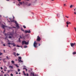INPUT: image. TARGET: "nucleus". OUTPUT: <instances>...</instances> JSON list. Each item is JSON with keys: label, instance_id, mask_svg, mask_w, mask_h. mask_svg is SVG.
<instances>
[{"label": "nucleus", "instance_id": "nucleus-1", "mask_svg": "<svg viewBox=\"0 0 76 76\" xmlns=\"http://www.w3.org/2000/svg\"><path fill=\"white\" fill-rule=\"evenodd\" d=\"M19 4H18V6L19 7L20 6V5H23V6H25V2L24 1H22V2H19Z\"/></svg>", "mask_w": 76, "mask_h": 76}, {"label": "nucleus", "instance_id": "nucleus-2", "mask_svg": "<svg viewBox=\"0 0 76 76\" xmlns=\"http://www.w3.org/2000/svg\"><path fill=\"white\" fill-rule=\"evenodd\" d=\"M24 1H25V3L26 4L24 5V6H31L32 5V4L31 3H29L28 4V2L26 0H24Z\"/></svg>", "mask_w": 76, "mask_h": 76}, {"label": "nucleus", "instance_id": "nucleus-3", "mask_svg": "<svg viewBox=\"0 0 76 76\" xmlns=\"http://www.w3.org/2000/svg\"><path fill=\"white\" fill-rule=\"evenodd\" d=\"M4 35L6 37H5V39H6L7 38V37H8V36H9V35L10 36L11 35V37H13V34L12 33L10 34L9 35L8 34H5Z\"/></svg>", "mask_w": 76, "mask_h": 76}, {"label": "nucleus", "instance_id": "nucleus-4", "mask_svg": "<svg viewBox=\"0 0 76 76\" xmlns=\"http://www.w3.org/2000/svg\"><path fill=\"white\" fill-rule=\"evenodd\" d=\"M28 42H26V41H23L22 42V45H23V44H25V45H28Z\"/></svg>", "mask_w": 76, "mask_h": 76}, {"label": "nucleus", "instance_id": "nucleus-5", "mask_svg": "<svg viewBox=\"0 0 76 76\" xmlns=\"http://www.w3.org/2000/svg\"><path fill=\"white\" fill-rule=\"evenodd\" d=\"M36 42V41H35L34 43V47H35V48H37V45H38V43H37Z\"/></svg>", "mask_w": 76, "mask_h": 76}, {"label": "nucleus", "instance_id": "nucleus-6", "mask_svg": "<svg viewBox=\"0 0 76 76\" xmlns=\"http://www.w3.org/2000/svg\"><path fill=\"white\" fill-rule=\"evenodd\" d=\"M37 41H41V38L39 37V36H37Z\"/></svg>", "mask_w": 76, "mask_h": 76}, {"label": "nucleus", "instance_id": "nucleus-7", "mask_svg": "<svg viewBox=\"0 0 76 76\" xmlns=\"http://www.w3.org/2000/svg\"><path fill=\"white\" fill-rule=\"evenodd\" d=\"M25 32L26 34L27 33H31V31L30 30H26L25 31Z\"/></svg>", "mask_w": 76, "mask_h": 76}, {"label": "nucleus", "instance_id": "nucleus-8", "mask_svg": "<svg viewBox=\"0 0 76 76\" xmlns=\"http://www.w3.org/2000/svg\"><path fill=\"white\" fill-rule=\"evenodd\" d=\"M71 45V47H73V46H74L75 45V43H71L70 44Z\"/></svg>", "mask_w": 76, "mask_h": 76}, {"label": "nucleus", "instance_id": "nucleus-9", "mask_svg": "<svg viewBox=\"0 0 76 76\" xmlns=\"http://www.w3.org/2000/svg\"><path fill=\"white\" fill-rule=\"evenodd\" d=\"M15 24H16V27H17V28H19V24L16 23H15Z\"/></svg>", "mask_w": 76, "mask_h": 76}, {"label": "nucleus", "instance_id": "nucleus-10", "mask_svg": "<svg viewBox=\"0 0 76 76\" xmlns=\"http://www.w3.org/2000/svg\"><path fill=\"white\" fill-rule=\"evenodd\" d=\"M14 22V23H17V21L15 20H13L12 21H11V22Z\"/></svg>", "mask_w": 76, "mask_h": 76}, {"label": "nucleus", "instance_id": "nucleus-11", "mask_svg": "<svg viewBox=\"0 0 76 76\" xmlns=\"http://www.w3.org/2000/svg\"><path fill=\"white\" fill-rule=\"evenodd\" d=\"M60 13L57 14V16H58V18H60Z\"/></svg>", "mask_w": 76, "mask_h": 76}, {"label": "nucleus", "instance_id": "nucleus-12", "mask_svg": "<svg viewBox=\"0 0 76 76\" xmlns=\"http://www.w3.org/2000/svg\"><path fill=\"white\" fill-rule=\"evenodd\" d=\"M31 75H33V76H35V75H34V73L32 72H31Z\"/></svg>", "mask_w": 76, "mask_h": 76}, {"label": "nucleus", "instance_id": "nucleus-13", "mask_svg": "<svg viewBox=\"0 0 76 76\" xmlns=\"http://www.w3.org/2000/svg\"><path fill=\"white\" fill-rule=\"evenodd\" d=\"M14 55L15 56V57L16 56V53L15 52H14V53H13Z\"/></svg>", "mask_w": 76, "mask_h": 76}, {"label": "nucleus", "instance_id": "nucleus-14", "mask_svg": "<svg viewBox=\"0 0 76 76\" xmlns=\"http://www.w3.org/2000/svg\"><path fill=\"white\" fill-rule=\"evenodd\" d=\"M9 68H11V69H13V66H9Z\"/></svg>", "mask_w": 76, "mask_h": 76}, {"label": "nucleus", "instance_id": "nucleus-15", "mask_svg": "<svg viewBox=\"0 0 76 76\" xmlns=\"http://www.w3.org/2000/svg\"><path fill=\"white\" fill-rule=\"evenodd\" d=\"M11 63L12 64H14V63H15V61H12Z\"/></svg>", "mask_w": 76, "mask_h": 76}, {"label": "nucleus", "instance_id": "nucleus-16", "mask_svg": "<svg viewBox=\"0 0 76 76\" xmlns=\"http://www.w3.org/2000/svg\"><path fill=\"white\" fill-rule=\"evenodd\" d=\"M72 54L74 55H75V54H76V52H73Z\"/></svg>", "mask_w": 76, "mask_h": 76}, {"label": "nucleus", "instance_id": "nucleus-17", "mask_svg": "<svg viewBox=\"0 0 76 76\" xmlns=\"http://www.w3.org/2000/svg\"><path fill=\"white\" fill-rule=\"evenodd\" d=\"M4 27H5V26L4 25H3L2 26V28H3V29H5Z\"/></svg>", "mask_w": 76, "mask_h": 76}, {"label": "nucleus", "instance_id": "nucleus-18", "mask_svg": "<svg viewBox=\"0 0 76 76\" xmlns=\"http://www.w3.org/2000/svg\"><path fill=\"white\" fill-rule=\"evenodd\" d=\"M20 38H19V39H18V41L20 42H21V41H20Z\"/></svg>", "mask_w": 76, "mask_h": 76}, {"label": "nucleus", "instance_id": "nucleus-19", "mask_svg": "<svg viewBox=\"0 0 76 76\" xmlns=\"http://www.w3.org/2000/svg\"><path fill=\"white\" fill-rule=\"evenodd\" d=\"M23 73L24 75V76H26V74L25 73V71H23Z\"/></svg>", "mask_w": 76, "mask_h": 76}, {"label": "nucleus", "instance_id": "nucleus-20", "mask_svg": "<svg viewBox=\"0 0 76 76\" xmlns=\"http://www.w3.org/2000/svg\"><path fill=\"white\" fill-rule=\"evenodd\" d=\"M18 58L20 59V60H21V59H22V57H19Z\"/></svg>", "mask_w": 76, "mask_h": 76}, {"label": "nucleus", "instance_id": "nucleus-21", "mask_svg": "<svg viewBox=\"0 0 76 76\" xmlns=\"http://www.w3.org/2000/svg\"><path fill=\"white\" fill-rule=\"evenodd\" d=\"M13 46H14V47H15V46H16V45H15V44L14 43H13Z\"/></svg>", "mask_w": 76, "mask_h": 76}, {"label": "nucleus", "instance_id": "nucleus-22", "mask_svg": "<svg viewBox=\"0 0 76 76\" xmlns=\"http://www.w3.org/2000/svg\"><path fill=\"white\" fill-rule=\"evenodd\" d=\"M72 7H73V5H71L70 6V8H72Z\"/></svg>", "mask_w": 76, "mask_h": 76}, {"label": "nucleus", "instance_id": "nucleus-23", "mask_svg": "<svg viewBox=\"0 0 76 76\" xmlns=\"http://www.w3.org/2000/svg\"><path fill=\"white\" fill-rule=\"evenodd\" d=\"M18 72H19L20 71V69L18 68Z\"/></svg>", "mask_w": 76, "mask_h": 76}, {"label": "nucleus", "instance_id": "nucleus-24", "mask_svg": "<svg viewBox=\"0 0 76 76\" xmlns=\"http://www.w3.org/2000/svg\"><path fill=\"white\" fill-rule=\"evenodd\" d=\"M28 46L26 45H25L24 46V48H27Z\"/></svg>", "mask_w": 76, "mask_h": 76}, {"label": "nucleus", "instance_id": "nucleus-25", "mask_svg": "<svg viewBox=\"0 0 76 76\" xmlns=\"http://www.w3.org/2000/svg\"><path fill=\"white\" fill-rule=\"evenodd\" d=\"M69 21H67V22H66V23L67 24V25H69Z\"/></svg>", "mask_w": 76, "mask_h": 76}, {"label": "nucleus", "instance_id": "nucleus-26", "mask_svg": "<svg viewBox=\"0 0 76 76\" xmlns=\"http://www.w3.org/2000/svg\"><path fill=\"white\" fill-rule=\"evenodd\" d=\"M3 54L2 53H1V52H0V56H1Z\"/></svg>", "mask_w": 76, "mask_h": 76}, {"label": "nucleus", "instance_id": "nucleus-27", "mask_svg": "<svg viewBox=\"0 0 76 76\" xmlns=\"http://www.w3.org/2000/svg\"><path fill=\"white\" fill-rule=\"evenodd\" d=\"M6 57H7V60H9L10 59H9V57H8V56H7Z\"/></svg>", "mask_w": 76, "mask_h": 76}, {"label": "nucleus", "instance_id": "nucleus-28", "mask_svg": "<svg viewBox=\"0 0 76 76\" xmlns=\"http://www.w3.org/2000/svg\"><path fill=\"white\" fill-rule=\"evenodd\" d=\"M9 38H10V39H11L12 38V37L10 36L9 37Z\"/></svg>", "mask_w": 76, "mask_h": 76}, {"label": "nucleus", "instance_id": "nucleus-29", "mask_svg": "<svg viewBox=\"0 0 76 76\" xmlns=\"http://www.w3.org/2000/svg\"><path fill=\"white\" fill-rule=\"evenodd\" d=\"M15 66L17 67H19V66H18V64L15 65Z\"/></svg>", "mask_w": 76, "mask_h": 76}, {"label": "nucleus", "instance_id": "nucleus-30", "mask_svg": "<svg viewBox=\"0 0 76 76\" xmlns=\"http://www.w3.org/2000/svg\"><path fill=\"white\" fill-rule=\"evenodd\" d=\"M10 21H11V22H12V19H11V18H10Z\"/></svg>", "mask_w": 76, "mask_h": 76}, {"label": "nucleus", "instance_id": "nucleus-31", "mask_svg": "<svg viewBox=\"0 0 76 76\" xmlns=\"http://www.w3.org/2000/svg\"><path fill=\"white\" fill-rule=\"evenodd\" d=\"M21 30L23 31H24V30L23 29V28H21Z\"/></svg>", "mask_w": 76, "mask_h": 76}, {"label": "nucleus", "instance_id": "nucleus-32", "mask_svg": "<svg viewBox=\"0 0 76 76\" xmlns=\"http://www.w3.org/2000/svg\"><path fill=\"white\" fill-rule=\"evenodd\" d=\"M23 28H24L25 29V28H26V26H23Z\"/></svg>", "mask_w": 76, "mask_h": 76}, {"label": "nucleus", "instance_id": "nucleus-33", "mask_svg": "<svg viewBox=\"0 0 76 76\" xmlns=\"http://www.w3.org/2000/svg\"><path fill=\"white\" fill-rule=\"evenodd\" d=\"M8 44L9 45H12V43H8Z\"/></svg>", "mask_w": 76, "mask_h": 76}, {"label": "nucleus", "instance_id": "nucleus-34", "mask_svg": "<svg viewBox=\"0 0 76 76\" xmlns=\"http://www.w3.org/2000/svg\"><path fill=\"white\" fill-rule=\"evenodd\" d=\"M18 61H19V62H21V61H22V60H19V59H18Z\"/></svg>", "mask_w": 76, "mask_h": 76}, {"label": "nucleus", "instance_id": "nucleus-35", "mask_svg": "<svg viewBox=\"0 0 76 76\" xmlns=\"http://www.w3.org/2000/svg\"><path fill=\"white\" fill-rule=\"evenodd\" d=\"M10 76H13V74L11 73V74H10Z\"/></svg>", "mask_w": 76, "mask_h": 76}, {"label": "nucleus", "instance_id": "nucleus-36", "mask_svg": "<svg viewBox=\"0 0 76 76\" xmlns=\"http://www.w3.org/2000/svg\"><path fill=\"white\" fill-rule=\"evenodd\" d=\"M26 76H29V74L28 73L26 74Z\"/></svg>", "mask_w": 76, "mask_h": 76}, {"label": "nucleus", "instance_id": "nucleus-37", "mask_svg": "<svg viewBox=\"0 0 76 76\" xmlns=\"http://www.w3.org/2000/svg\"><path fill=\"white\" fill-rule=\"evenodd\" d=\"M8 73H9L10 72V70H8Z\"/></svg>", "mask_w": 76, "mask_h": 76}, {"label": "nucleus", "instance_id": "nucleus-38", "mask_svg": "<svg viewBox=\"0 0 76 76\" xmlns=\"http://www.w3.org/2000/svg\"><path fill=\"white\" fill-rule=\"evenodd\" d=\"M64 6H66V4H64Z\"/></svg>", "mask_w": 76, "mask_h": 76}, {"label": "nucleus", "instance_id": "nucleus-39", "mask_svg": "<svg viewBox=\"0 0 76 76\" xmlns=\"http://www.w3.org/2000/svg\"><path fill=\"white\" fill-rule=\"evenodd\" d=\"M19 2H20V1H21V0H17Z\"/></svg>", "mask_w": 76, "mask_h": 76}, {"label": "nucleus", "instance_id": "nucleus-40", "mask_svg": "<svg viewBox=\"0 0 76 76\" xmlns=\"http://www.w3.org/2000/svg\"><path fill=\"white\" fill-rule=\"evenodd\" d=\"M19 55H20L19 54H18V53H17V56H19Z\"/></svg>", "mask_w": 76, "mask_h": 76}, {"label": "nucleus", "instance_id": "nucleus-41", "mask_svg": "<svg viewBox=\"0 0 76 76\" xmlns=\"http://www.w3.org/2000/svg\"><path fill=\"white\" fill-rule=\"evenodd\" d=\"M65 16V17H66V18H69V17H67V16Z\"/></svg>", "mask_w": 76, "mask_h": 76}, {"label": "nucleus", "instance_id": "nucleus-42", "mask_svg": "<svg viewBox=\"0 0 76 76\" xmlns=\"http://www.w3.org/2000/svg\"><path fill=\"white\" fill-rule=\"evenodd\" d=\"M17 47H20V46L18 45H17Z\"/></svg>", "mask_w": 76, "mask_h": 76}, {"label": "nucleus", "instance_id": "nucleus-43", "mask_svg": "<svg viewBox=\"0 0 76 76\" xmlns=\"http://www.w3.org/2000/svg\"><path fill=\"white\" fill-rule=\"evenodd\" d=\"M16 72V75H18V72Z\"/></svg>", "mask_w": 76, "mask_h": 76}, {"label": "nucleus", "instance_id": "nucleus-44", "mask_svg": "<svg viewBox=\"0 0 76 76\" xmlns=\"http://www.w3.org/2000/svg\"><path fill=\"white\" fill-rule=\"evenodd\" d=\"M74 14H75V15H76V12H74Z\"/></svg>", "mask_w": 76, "mask_h": 76}, {"label": "nucleus", "instance_id": "nucleus-45", "mask_svg": "<svg viewBox=\"0 0 76 76\" xmlns=\"http://www.w3.org/2000/svg\"><path fill=\"white\" fill-rule=\"evenodd\" d=\"M0 69H1V70L3 69V68L2 67H1Z\"/></svg>", "mask_w": 76, "mask_h": 76}, {"label": "nucleus", "instance_id": "nucleus-46", "mask_svg": "<svg viewBox=\"0 0 76 76\" xmlns=\"http://www.w3.org/2000/svg\"><path fill=\"white\" fill-rule=\"evenodd\" d=\"M3 45L4 46H6V45H5V44H3Z\"/></svg>", "mask_w": 76, "mask_h": 76}, {"label": "nucleus", "instance_id": "nucleus-47", "mask_svg": "<svg viewBox=\"0 0 76 76\" xmlns=\"http://www.w3.org/2000/svg\"><path fill=\"white\" fill-rule=\"evenodd\" d=\"M5 28H4V32H5Z\"/></svg>", "mask_w": 76, "mask_h": 76}, {"label": "nucleus", "instance_id": "nucleus-48", "mask_svg": "<svg viewBox=\"0 0 76 76\" xmlns=\"http://www.w3.org/2000/svg\"><path fill=\"white\" fill-rule=\"evenodd\" d=\"M74 29H75V31H76V28H75V27H74Z\"/></svg>", "mask_w": 76, "mask_h": 76}, {"label": "nucleus", "instance_id": "nucleus-49", "mask_svg": "<svg viewBox=\"0 0 76 76\" xmlns=\"http://www.w3.org/2000/svg\"><path fill=\"white\" fill-rule=\"evenodd\" d=\"M25 70H26V71L27 72V71H28V69L26 68Z\"/></svg>", "mask_w": 76, "mask_h": 76}, {"label": "nucleus", "instance_id": "nucleus-50", "mask_svg": "<svg viewBox=\"0 0 76 76\" xmlns=\"http://www.w3.org/2000/svg\"><path fill=\"white\" fill-rule=\"evenodd\" d=\"M74 10L75 12V11H76V8L74 9Z\"/></svg>", "mask_w": 76, "mask_h": 76}, {"label": "nucleus", "instance_id": "nucleus-51", "mask_svg": "<svg viewBox=\"0 0 76 76\" xmlns=\"http://www.w3.org/2000/svg\"><path fill=\"white\" fill-rule=\"evenodd\" d=\"M6 1H10V0H6Z\"/></svg>", "mask_w": 76, "mask_h": 76}, {"label": "nucleus", "instance_id": "nucleus-52", "mask_svg": "<svg viewBox=\"0 0 76 76\" xmlns=\"http://www.w3.org/2000/svg\"><path fill=\"white\" fill-rule=\"evenodd\" d=\"M13 3H14V4H15V2H13Z\"/></svg>", "mask_w": 76, "mask_h": 76}, {"label": "nucleus", "instance_id": "nucleus-53", "mask_svg": "<svg viewBox=\"0 0 76 76\" xmlns=\"http://www.w3.org/2000/svg\"><path fill=\"white\" fill-rule=\"evenodd\" d=\"M26 69V68H23V69Z\"/></svg>", "mask_w": 76, "mask_h": 76}, {"label": "nucleus", "instance_id": "nucleus-54", "mask_svg": "<svg viewBox=\"0 0 76 76\" xmlns=\"http://www.w3.org/2000/svg\"><path fill=\"white\" fill-rule=\"evenodd\" d=\"M22 62H23V61H21V62H20V63H22Z\"/></svg>", "mask_w": 76, "mask_h": 76}, {"label": "nucleus", "instance_id": "nucleus-55", "mask_svg": "<svg viewBox=\"0 0 76 76\" xmlns=\"http://www.w3.org/2000/svg\"><path fill=\"white\" fill-rule=\"evenodd\" d=\"M4 61V63H6V61Z\"/></svg>", "mask_w": 76, "mask_h": 76}, {"label": "nucleus", "instance_id": "nucleus-56", "mask_svg": "<svg viewBox=\"0 0 76 76\" xmlns=\"http://www.w3.org/2000/svg\"><path fill=\"white\" fill-rule=\"evenodd\" d=\"M66 26H67V27H68V25L67 24Z\"/></svg>", "mask_w": 76, "mask_h": 76}, {"label": "nucleus", "instance_id": "nucleus-57", "mask_svg": "<svg viewBox=\"0 0 76 76\" xmlns=\"http://www.w3.org/2000/svg\"><path fill=\"white\" fill-rule=\"evenodd\" d=\"M68 23H69V24H70V23H71L70 22H69Z\"/></svg>", "mask_w": 76, "mask_h": 76}, {"label": "nucleus", "instance_id": "nucleus-58", "mask_svg": "<svg viewBox=\"0 0 76 76\" xmlns=\"http://www.w3.org/2000/svg\"><path fill=\"white\" fill-rule=\"evenodd\" d=\"M40 45V44H39V46Z\"/></svg>", "mask_w": 76, "mask_h": 76}, {"label": "nucleus", "instance_id": "nucleus-59", "mask_svg": "<svg viewBox=\"0 0 76 76\" xmlns=\"http://www.w3.org/2000/svg\"><path fill=\"white\" fill-rule=\"evenodd\" d=\"M26 1H29V0H26Z\"/></svg>", "mask_w": 76, "mask_h": 76}, {"label": "nucleus", "instance_id": "nucleus-60", "mask_svg": "<svg viewBox=\"0 0 76 76\" xmlns=\"http://www.w3.org/2000/svg\"><path fill=\"white\" fill-rule=\"evenodd\" d=\"M9 47H11L10 46V45H9Z\"/></svg>", "mask_w": 76, "mask_h": 76}, {"label": "nucleus", "instance_id": "nucleus-61", "mask_svg": "<svg viewBox=\"0 0 76 76\" xmlns=\"http://www.w3.org/2000/svg\"><path fill=\"white\" fill-rule=\"evenodd\" d=\"M19 75H20V72H19Z\"/></svg>", "mask_w": 76, "mask_h": 76}, {"label": "nucleus", "instance_id": "nucleus-62", "mask_svg": "<svg viewBox=\"0 0 76 76\" xmlns=\"http://www.w3.org/2000/svg\"><path fill=\"white\" fill-rule=\"evenodd\" d=\"M5 67L6 69H7V67Z\"/></svg>", "mask_w": 76, "mask_h": 76}, {"label": "nucleus", "instance_id": "nucleus-63", "mask_svg": "<svg viewBox=\"0 0 76 76\" xmlns=\"http://www.w3.org/2000/svg\"><path fill=\"white\" fill-rule=\"evenodd\" d=\"M13 19H14V16H13Z\"/></svg>", "mask_w": 76, "mask_h": 76}, {"label": "nucleus", "instance_id": "nucleus-64", "mask_svg": "<svg viewBox=\"0 0 76 76\" xmlns=\"http://www.w3.org/2000/svg\"><path fill=\"white\" fill-rule=\"evenodd\" d=\"M35 76H38V75H35Z\"/></svg>", "mask_w": 76, "mask_h": 76}]
</instances>
